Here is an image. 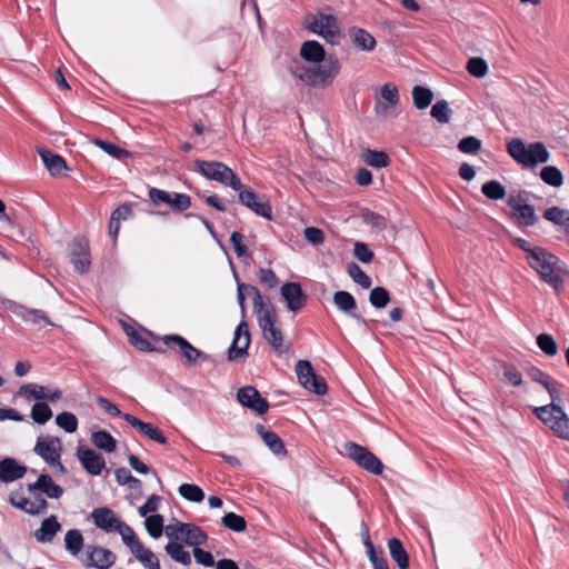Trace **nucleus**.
Listing matches in <instances>:
<instances>
[{
    "label": "nucleus",
    "mask_w": 569,
    "mask_h": 569,
    "mask_svg": "<svg viewBox=\"0 0 569 569\" xmlns=\"http://www.w3.org/2000/svg\"><path fill=\"white\" fill-rule=\"evenodd\" d=\"M17 395L30 400H49L51 402H56L61 399L62 392L59 389H51L49 387L40 386L37 383H27L22 385Z\"/></svg>",
    "instance_id": "nucleus-11"
},
{
    "label": "nucleus",
    "mask_w": 569,
    "mask_h": 569,
    "mask_svg": "<svg viewBox=\"0 0 569 569\" xmlns=\"http://www.w3.org/2000/svg\"><path fill=\"white\" fill-rule=\"evenodd\" d=\"M258 323L263 338L277 353L282 355L289 350V346L284 343L282 331L277 326V315L274 311H266L259 316Z\"/></svg>",
    "instance_id": "nucleus-5"
},
{
    "label": "nucleus",
    "mask_w": 569,
    "mask_h": 569,
    "mask_svg": "<svg viewBox=\"0 0 569 569\" xmlns=\"http://www.w3.org/2000/svg\"><path fill=\"white\" fill-rule=\"evenodd\" d=\"M300 56L305 60L306 64L319 62L321 60L323 61L328 58L323 47L315 40H309L302 43L300 48Z\"/></svg>",
    "instance_id": "nucleus-29"
},
{
    "label": "nucleus",
    "mask_w": 569,
    "mask_h": 569,
    "mask_svg": "<svg viewBox=\"0 0 569 569\" xmlns=\"http://www.w3.org/2000/svg\"><path fill=\"white\" fill-rule=\"evenodd\" d=\"M280 295L291 312H298L307 302V296L298 282H286L282 284Z\"/></svg>",
    "instance_id": "nucleus-18"
},
{
    "label": "nucleus",
    "mask_w": 569,
    "mask_h": 569,
    "mask_svg": "<svg viewBox=\"0 0 569 569\" xmlns=\"http://www.w3.org/2000/svg\"><path fill=\"white\" fill-rule=\"evenodd\" d=\"M467 71L475 78H483L488 73V64L485 59L480 57H472L468 60L466 66Z\"/></svg>",
    "instance_id": "nucleus-50"
},
{
    "label": "nucleus",
    "mask_w": 569,
    "mask_h": 569,
    "mask_svg": "<svg viewBox=\"0 0 569 569\" xmlns=\"http://www.w3.org/2000/svg\"><path fill=\"white\" fill-rule=\"evenodd\" d=\"M230 241L233 246L236 254L239 258H242V257L250 258L251 257L248 248L243 244V236L240 232L233 231L231 233Z\"/></svg>",
    "instance_id": "nucleus-62"
},
{
    "label": "nucleus",
    "mask_w": 569,
    "mask_h": 569,
    "mask_svg": "<svg viewBox=\"0 0 569 569\" xmlns=\"http://www.w3.org/2000/svg\"><path fill=\"white\" fill-rule=\"evenodd\" d=\"M9 501L13 507L30 515L44 513L48 507L47 500L38 495L32 498H27L19 492H12L9 497Z\"/></svg>",
    "instance_id": "nucleus-16"
},
{
    "label": "nucleus",
    "mask_w": 569,
    "mask_h": 569,
    "mask_svg": "<svg viewBox=\"0 0 569 569\" xmlns=\"http://www.w3.org/2000/svg\"><path fill=\"white\" fill-rule=\"evenodd\" d=\"M61 529V525L56 516L46 518L39 529L34 531V538L38 542L49 543L53 540L56 533Z\"/></svg>",
    "instance_id": "nucleus-28"
},
{
    "label": "nucleus",
    "mask_w": 569,
    "mask_h": 569,
    "mask_svg": "<svg viewBox=\"0 0 569 569\" xmlns=\"http://www.w3.org/2000/svg\"><path fill=\"white\" fill-rule=\"evenodd\" d=\"M28 491L33 493L36 491H41L47 495V497L51 499H59L63 495V489L59 485H57L52 478L42 473L38 477L37 481L28 485Z\"/></svg>",
    "instance_id": "nucleus-23"
},
{
    "label": "nucleus",
    "mask_w": 569,
    "mask_h": 569,
    "mask_svg": "<svg viewBox=\"0 0 569 569\" xmlns=\"http://www.w3.org/2000/svg\"><path fill=\"white\" fill-rule=\"evenodd\" d=\"M237 399L243 407L251 409L258 415H263L269 409L267 399L252 386L240 388L237 392Z\"/></svg>",
    "instance_id": "nucleus-12"
},
{
    "label": "nucleus",
    "mask_w": 569,
    "mask_h": 569,
    "mask_svg": "<svg viewBox=\"0 0 569 569\" xmlns=\"http://www.w3.org/2000/svg\"><path fill=\"white\" fill-rule=\"evenodd\" d=\"M56 423L69 433L76 432L78 428V419L73 413L62 412L56 417Z\"/></svg>",
    "instance_id": "nucleus-58"
},
{
    "label": "nucleus",
    "mask_w": 569,
    "mask_h": 569,
    "mask_svg": "<svg viewBox=\"0 0 569 569\" xmlns=\"http://www.w3.org/2000/svg\"><path fill=\"white\" fill-rule=\"evenodd\" d=\"M529 266L539 274L540 279L553 289L563 283L565 268L561 260L545 248L535 247L529 253Z\"/></svg>",
    "instance_id": "nucleus-1"
},
{
    "label": "nucleus",
    "mask_w": 569,
    "mask_h": 569,
    "mask_svg": "<svg viewBox=\"0 0 569 569\" xmlns=\"http://www.w3.org/2000/svg\"><path fill=\"white\" fill-rule=\"evenodd\" d=\"M131 553L146 569H160L157 556L142 542Z\"/></svg>",
    "instance_id": "nucleus-32"
},
{
    "label": "nucleus",
    "mask_w": 569,
    "mask_h": 569,
    "mask_svg": "<svg viewBox=\"0 0 569 569\" xmlns=\"http://www.w3.org/2000/svg\"><path fill=\"white\" fill-rule=\"evenodd\" d=\"M93 143L96 146H98L100 149H102L106 153H108L109 156H111L116 159H123L124 157L130 156L129 151L118 147L117 144H113V143H110V142H107V141H103L100 139H96L93 141Z\"/></svg>",
    "instance_id": "nucleus-57"
},
{
    "label": "nucleus",
    "mask_w": 569,
    "mask_h": 569,
    "mask_svg": "<svg viewBox=\"0 0 569 569\" xmlns=\"http://www.w3.org/2000/svg\"><path fill=\"white\" fill-rule=\"evenodd\" d=\"M333 303L340 311H342L353 318L360 319V317H358L357 315L353 313V310L356 309L357 303H356V299L353 298V296L350 292L343 291V290L335 292Z\"/></svg>",
    "instance_id": "nucleus-34"
},
{
    "label": "nucleus",
    "mask_w": 569,
    "mask_h": 569,
    "mask_svg": "<svg viewBox=\"0 0 569 569\" xmlns=\"http://www.w3.org/2000/svg\"><path fill=\"white\" fill-rule=\"evenodd\" d=\"M163 343L169 347H178L188 365H194L203 353L179 335H167L162 338Z\"/></svg>",
    "instance_id": "nucleus-20"
},
{
    "label": "nucleus",
    "mask_w": 569,
    "mask_h": 569,
    "mask_svg": "<svg viewBox=\"0 0 569 569\" xmlns=\"http://www.w3.org/2000/svg\"><path fill=\"white\" fill-rule=\"evenodd\" d=\"M458 149L462 153L476 154L481 149V140L473 136L465 137L459 141Z\"/></svg>",
    "instance_id": "nucleus-60"
},
{
    "label": "nucleus",
    "mask_w": 569,
    "mask_h": 569,
    "mask_svg": "<svg viewBox=\"0 0 569 569\" xmlns=\"http://www.w3.org/2000/svg\"><path fill=\"white\" fill-rule=\"evenodd\" d=\"M412 98L416 108L422 110L429 107V104L432 101L433 94L428 88L415 86L412 89Z\"/></svg>",
    "instance_id": "nucleus-45"
},
{
    "label": "nucleus",
    "mask_w": 569,
    "mask_h": 569,
    "mask_svg": "<svg viewBox=\"0 0 569 569\" xmlns=\"http://www.w3.org/2000/svg\"><path fill=\"white\" fill-rule=\"evenodd\" d=\"M250 345V333L248 323L242 320L234 330L232 343L228 350V358L230 361H236L247 356V350Z\"/></svg>",
    "instance_id": "nucleus-13"
},
{
    "label": "nucleus",
    "mask_w": 569,
    "mask_h": 569,
    "mask_svg": "<svg viewBox=\"0 0 569 569\" xmlns=\"http://www.w3.org/2000/svg\"><path fill=\"white\" fill-rule=\"evenodd\" d=\"M508 206L512 209V216L521 226H533L537 222V216L532 206L522 203L520 197H509Z\"/></svg>",
    "instance_id": "nucleus-21"
},
{
    "label": "nucleus",
    "mask_w": 569,
    "mask_h": 569,
    "mask_svg": "<svg viewBox=\"0 0 569 569\" xmlns=\"http://www.w3.org/2000/svg\"><path fill=\"white\" fill-rule=\"evenodd\" d=\"M508 153L519 163L527 164L528 146L520 139H512L507 144Z\"/></svg>",
    "instance_id": "nucleus-43"
},
{
    "label": "nucleus",
    "mask_w": 569,
    "mask_h": 569,
    "mask_svg": "<svg viewBox=\"0 0 569 569\" xmlns=\"http://www.w3.org/2000/svg\"><path fill=\"white\" fill-rule=\"evenodd\" d=\"M430 113L440 123H448L450 121L451 110L445 100L437 101L432 106Z\"/></svg>",
    "instance_id": "nucleus-54"
},
{
    "label": "nucleus",
    "mask_w": 569,
    "mask_h": 569,
    "mask_svg": "<svg viewBox=\"0 0 569 569\" xmlns=\"http://www.w3.org/2000/svg\"><path fill=\"white\" fill-rule=\"evenodd\" d=\"M239 191V201L252 210L256 214L261 216L266 219H271L272 211L269 202L259 197L258 193H256L251 189L241 188Z\"/></svg>",
    "instance_id": "nucleus-14"
},
{
    "label": "nucleus",
    "mask_w": 569,
    "mask_h": 569,
    "mask_svg": "<svg viewBox=\"0 0 569 569\" xmlns=\"http://www.w3.org/2000/svg\"><path fill=\"white\" fill-rule=\"evenodd\" d=\"M91 518L93 520V523L109 532V531H112V530H116L118 525L121 522L117 516L114 515V512L109 509V508H96L92 513H91Z\"/></svg>",
    "instance_id": "nucleus-26"
},
{
    "label": "nucleus",
    "mask_w": 569,
    "mask_h": 569,
    "mask_svg": "<svg viewBox=\"0 0 569 569\" xmlns=\"http://www.w3.org/2000/svg\"><path fill=\"white\" fill-rule=\"evenodd\" d=\"M116 531L119 532L122 541L128 546L130 551L141 543L133 529L122 521L118 525Z\"/></svg>",
    "instance_id": "nucleus-48"
},
{
    "label": "nucleus",
    "mask_w": 569,
    "mask_h": 569,
    "mask_svg": "<svg viewBox=\"0 0 569 569\" xmlns=\"http://www.w3.org/2000/svg\"><path fill=\"white\" fill-rule=\"evenodd\" d=\"M303 236H305V239L313 246L322 244L325 241V234H323L322 230H320L319 228H316V227L306 228L303 230Z\"/></svg>",
    "instance_id": "nucleus-64"
},
{
    "label": "nucleus",
    "mask_w": 569,
    "mask_h": 569,
    "mask_svg": "<svg viewBox=\"0 0 569 569\" xmlns=\"http://www.w3.org/2000/svg\"><path fill=\"white\" fill-rule=\"evenodd\" d=\"M361 160L373 168H385L389 164V157L386 152L370 149L362 150Z\"/></svg>",
    "instance_id": "nucleus-41"
},
{
    "label": "nucleus",
    "mask_w": 569,
    "mask_h": 569,
    "mask_svg": "<svg viewBox=\"0 0 569 569\" xmlns=\"http://www.w3.org/2000/svg\"><path fill=\"white\" fill-rule=\"evenodd\" d=\"M194 166L201 174L209 180L218 181L233 190H240L242 188L240 179L222 162L196 160Z\"/></svg>",
    "instance_id": "nucleus-4"
},
{
    "label": "nucleus",
    "mask_w": 569,
    "mask_h": 569,
    "mask_svg": "<svg viewBox=\"0 0 569 569\" xmlns=\"http://www.w3.org/2000/svg\"><path fill=\"white\" fill-rule=\"evenodd\" d=\"M540 178L545 183L555 188H558L563 183V176L555 166L543 167L540 171Z\"/></svg>",
    "instance_id": "nucleus-44"
},
{
    "label": "nucleus",
    "mask_w": 569,
    "mask_h": 569,
    "mask_svg": "<svg viewBox=\"0 0 569 569\" xmlns=\"http://www.w3.org/2000/svg\"><path fill=\"white\" fill-rule=\"evenodd\" d=\"M38 153L51 176H61L63 171L69 169L66 160L60 154L46 148H38Z\"/></svg>",
    "instance_id": "nucleus-25"
},
{
    "label": "nucleus",
    "mask_w": 569,
    "mask_h": 569,
    "mask_svg": "<svg viewBox=\"0 0 569 569\" xmlns=\"http://www.w3.org/2000/svg\"><path fill=\"white\" fill-rule=\"evenodd\" d=\"M86 566L98 569H109L116 562V556L109 549L99 546L86 547Z\"/></svg>",
    "instance_id": "nucleus-17"
},
{
    "label": "nucleus",
    "mask_w": 569,
    "mask_h": 569,
    "mask_svg": "<svg viewBox=\"0 0 569 569\" xmlns=\"http://www.w3.org/2000/svg\"><path fill=\"white\" fill-rule=\"evenodd\" d=\"M398 89L392 83H386L381 88L380 98L377 99L376 112L378 116L387 117L390 110L398 104Z\"/></svg>",
    "instance_id": "nucleus-22"
},
{
    "label": "nucleus",
    "mask_w": 569,
    "mask_h": 569,
    "mask_svg": "<svg viewBox=\"0 0 569 569\" xmlns=\"http://www.w3.org/2000/svg\"><path fill=\"white\" fill-rule=\"evenodd\" d=\"M533 412L557 437L569 440V417L559 405L536 407Z\"/></svg>",
    "instance_id": "nucleus-3"
},
{
    "label": "nucleus",
    "mask_w": 569,
    "mask_h": 569,
    "mask_svg": "<svg viewBox=\"0 0 569 569\" xmlns=\"http://www.w3.org/2000/svg\"><path fill=\"white\" fill-rule=\"evenodd\" d=\"M350 39L352 43L362 51H372L376 47V39L363 29H351Z\"/></svg>",
    "instance_id": "nucleus-35"
},
{
    "label": "nucleus",
    "mask_w": 569,
    "mask_h": 569,
    "mask_svg": "<svg viewBox=\"0 0 569 569\" xmlns=\"http://www.w3.org/2000/svg\"><path fill=\"white\" fill-rule=\"evenodd\" d=\"M71 262L79 273H86L90 267L89 243L83 238H76L69 246Z\"/></svg>",
    "instance_id": "nucleus-15"
},
{
    "label": "nucleus",
    "mask_w": 569,
    "mask_h": 569,
    "mask_svg": "<svg viewBox=\"0 0 569 569\" xmlns=\"http://www.w3.org/2000/svg\"><path fill=\"white\" fill-rule=\"evenodd\" d=\"M348 456L362 469L373 475H381L383 465L378 457H376L367 448L355 442H348L345 446Z\"/></svg>",
    "instance_id": "nucleus-8"
},
{
    "label": "nucleus",
    "mask_w": 569,
    "mask_h": 569,
    "mask_svg": "<svg viewBox=\"0 0 569 569\" xmlns=\"http://www.w3.org/2000/svg\"><path fill=\"white\" fill-rule=\"evenodd\" d=\"M167 555L174 561L189 566L191 563V556L183 549L180 542H169L164 548Z\"/></svg>",
    "instance_id": "nucleus-42"
},
{
    "label": "nucleus",
    "mask_w": 569,
    "mask_h": 569,
    "mask_svg": "<svg viewBox=\"0 0 569 569\" xmlns=\"http://www.w3.org/2000/svg\"><path fill=\"white\" fill-rule=\"evenodd\" d=\"M34 452L41 457L49 466L57 468V471L61 475L67 473V469L61 463L62 443L57 437H39Z\"/></svg>",
    "instance_id": "nucleus-7"
},
{
    "label": "nucleus",
    "mask_w": 569,
    "mask_h": 569,
    "mask_svg": "<svg viewBox=\"0 0 569 569\" xmlns=\"http://www.w3.org/2000/svg\"><path fill=\"white\" fill-rule=\"evenodd\" d=\"M543 218L556 226L563 227L566 233L569 234V210L559 207H550L545 210Z\"/></svg>",
    "instance_id": "nucleus-37"
},
{
    "label": "nucleus",
    "mask_w": 569,
    "mask_h": 569,
    "mask_svg": "<svg viewBox=\"0 0 569 569\" xmlns=\"http://www.w3.org/2000/svg\"><path fill=\"white\" fill-rule=\"evenodd\" d=\"M64 546L71 556H78L84 546V539L80 530L70 529L64 536Z\"/></svg>",
    "instance_id": "nucleus-40"
},
{
    "label": "nucleus",
    "mask_w": 569,
    "mask_h": 569,
    "mask_svg": "<svg viewBox=\"0 0 569 569\" xmlns=\"http://www.w3.org/2000/svg\"><path fill=\"white\" fill-rule=\"evenodd\" d=\"M149 198L154 204L166 203L177 212H182L191 206V200L188 194L168 192L158 188H151L149 190Z\"/></svg>",
    "instance_id": "nucleus-10"
},
{
    "label": "nucleus",
    "mask_w": 569,
    "mask_h": 569,
    "mask_svg": "<svg viewBox=\"0 0 569 569\" xmlns=\"http://www.w3.org/2000/svg\"><path fill=\"white\" fill-rule=\"evenodd\" d=\"M122 418L134 429H137L140 433L144 435L146 437L150 438L151 440H154L161 445H167L168 439L161 433V431L154 427L151 423H147L138 419L137 417L124 413L122 415Z\"/></svg>",
    "instance_id": "nucleus-24"
},
{
    "label": "nucleus",
    "mask_w": 569,
    "mask_h": 569,
    "mask_svg": "<svg viewBox=\"0 0 569 569\" xmlns=\"http://www.w3.org/2000/svg\"><path fill=\"white\" fill-rule=\"evenodd\" d=\"M347 272L349 277L363 289H368L371 287L370 277L362 271V269L355 262H350L347 264Z\"/></svg>",
    "instance_id": "nucleus-46"
},
{
    "label": "nucleus",
    "mask_w": 569,
    "mask_h": 569,
    "mask_svg": "<svg viewBox=\"0 0 569 569\" xmlns=\"http://www.w3.org/2000/svg\"><path fill=\"white\" fill-rule=\"evenodd\" d=\"M52 417V410L44 402H37L31 409V418L34 422L43 425Z\"/></svg>",
    "instance_id": "nucleus-53"
},
{
    "label": "nucleus",
    "mask_w": 569,
    "mask_h": 569,
    "mask_svg": "<svg viewBox=\"0 0 569 569\" xmlns=\"http://www.w3.org/2000/svg\"><path fill=\"white\" fill-rule=\"evenodd\" d=\"M27 468L19 465L13 458H4L0 461V481L12 482L24 476Z\"/></svg>",
    "instance_id": "nucleus-27"
},
{
    "label": "nucleus",
    "mask_w": 569,
    "mask_h": 569,
    "mask_svg": "<svg viewBox=\"0 0 569 569\" xmlns=\"http://www.w3.org/2000/svg\"><path fill=\"white\" fill-rule=\"evenodd\" d=\"M186 522H181L179 520L173 519V521L166 526L164 533L169 539V542H180L182 541Z\"/></svg>",
    "instance_id": "nucleus-52"
},
{
    "label": "nucleus",
    "mask_w": 569,
    "mask_h": 569,
    "mask_svg": "<svg viewBox=\"0 0 569 569\" xmlns=\"http://www.w3.org/2000/svg\"><path fill=\"white\" fill-rule=\"evenodd\" d=\"M208 540V535L198 526L187 523L182 541L193 548L204 545Z\"/></svg>",
    "instance_id": "nucleus-33"
},
{
    "label": "nucleus",
    "mask_w": 569,
    "mask_h": 569,
    "mask_svg": "<svg viewBox=\"0 0 569 569\" xmlns=\"http://www.w3.org/2000/svg\"><path fill=\"white\" fill-rule=\"evenodd\" d=\"M549 160V151L541 142H533L528 146L527 164L533 167L537 163H545Z\"/></svg>",
    "instance_id": "nucleus-36"
},
{
    "label": "nucleus",
    "mask_w": 569,
    "mask_h": 569,
    "mask_svg": "<svg viewBox=\"0 0 569 569\" xmlns=\"http://www.w3.org/2000/svg\"><path fill=\"white\" fill-rule=\"evenodd\" d=\"M537 345L549 357H553L558 352L556 340L548 333H540L537 337Z\"/></svg>",
    "instance_id": "nucleus-59"
},
{
    "label": "nucleus",
    "mask_w": 569,
    "mask_h": 569,
    "mask_svg": "<svg viewBox=\"0 0 569 569\" xmlns=\"http://www.w3.org/2000/svg\"><path fill=\"white\" fill-rule=\"evenodd\" d=\"M91 442L93 446L104 452L111 453L117 448L116 439L107 431L99 430L91 433Z\"/></svg>",
    "instance_id": "nucleus-38"
},
{
    "label": "nucleus",
    "mask_w": 569,
    "mask_h": 569,
    "mask_svg": "<svg viewBox=\"0 0 569 569\" xmlns=\"http://www.w3.org/2000/svg\"><path fill=\"white\" fill-rule=\"evenodd\" d=\"M481 192L490 200H501L506 197V188L497 180H490L482 184Z\"/></svg>",
    "instance_id": "nucleus-47"
},
{
    "label": "nucleus",
    "mask_w": 569,
    "mask_h": 569,
    "mask_svg": "<svg viewBox=\"0 0 569 569\" xmlns=\"http://www.w3.org/2000/svg\"><path fill=\"white\" fill-rule=\"evenodd\" d=\"M296 373L299 383L308 391L322 396L327 392L326 380L316 375L311 363L308 360H299L296 363Z\"/></svg>",
    "instance_id": "nucleus-9"
},
{
    "label": "nucleus",
    "mask_w": 569,
    "mask_h": 569,
    "mask_svg": "<svg viewBox=\"0 0 569 569\" xmlns=\"http://www.w3.org/2000/svg\"><path fill=\"white\" fill-rule=\"evenodd\" d=\"M77 457L86 471L91 476H99L106 468L104 458L90 448L79 447L77 449Z\"/></svg>",
    "instance_id": "nucleus-19"
},
{
    "label": "nucleus",
    "mask_w": 569,
    "mask_h": 569,
    "mask_svg": "<svg viewBox=\"0 0 569 569\" xmlns=\"http://www.w3.org/2000/svg\"><path fill=\"white\" fill-rule=\"evenodd\" d=\"M388 550L391 559L396 562L399 569H409V556L398 538H390L388 540Z\"/></svg>",
    "instance_id": "nucleus-30"
},
{
    "label": "nucleus",
    "mask_w": 569,
    "mask_h": 569,
    "mask_svg": "<svg viewBox=\"0 0 569 569\" xmlns=\"http://www.w3.org/2000/svg\"><path fill=\"white\" fill-rule=\"evenodd\" d=\"M308 29L321 36L327 42L336 44L340 40V27L336 17L317 13L307 18Z\"/></svg>",
    "instance_id": "nucleus-6"
},
{
    "label": "nucleus",
    "mask_w": 569,
    "mask_h": 569,
    "mask_svg": "<svg viewBox=\"0 0 569 569\" xmlns=\"http://www.w3.org/2000/svg\"><path fill=\"white\" fill-rule=\"evenodd\" d=\"M340 71V63L333 56L326 60L303 64L297 68L295 74L306 84L311 87H326L330 84Z\"/></svg>",
    "instance_id": "nucleus-2"
},
{
    "label": "nucleus",
    "mask_w": 569,
    "mask_h": 569,
    "mask_svg": "<svg viewBox=\"0 0 569 569\" xmlns=\"http://www.w3.org/2000/svg\"><path fill=\"white\" fill-rule=\"evenodd\" d=\"M19 316L26 322L31 325H46V326H54V323L49 319L44 311L40 309H32L27 307H20Z\"/></svg>",
    "instance_id": "nucleus-39"
},
{
    "label": "nucleus",
    "mask_w": 569,
    "mask_h": 569,
    "mask_svg": "<svg viewBox=\"0 0 569 569\" xmlns=\"http://www.w3.org/2000/svg\"><path fill=\"white\" fill-rule=\"evenodd\" d=\"M369 301L375 308H385L390 301L389 292L383 287H376L370 291Z\"/></svg>",
    "instance_id": "nucleus-55"
},
{
    "label": "nucleus",
    "mask_w": 569,
    "mask_h": 569,
    "mask_svg": "<svg viewBox=\"0 0 569 569\" xmlns=\"http://www.w3.org/2000/svg\"><path fill=\"white\" fill-rule=\"evenodd\" d=\"M179 493L189 501L192 502H201L204 498L203 490L197 486L191 483H183L179 487Z\"/></svg>",
    "instance_id": "nucleus-51"
},
{
    "label": "nucleus",
    "mask_w": 569,
    "mask_h": 569,
    "mask_svg": "<svg viewBox=\"0 0 569 569\" xmlns=\"http://www.w3.org/2000/svg\"><path fill=\"white\" fill-rule=\"evenodd\" d=\"M259 435L261 436L264 445L277 456H284L287 450L284 448L283 441L280 437L269 430H266L263 426L257 427Z\"/></svg>",
    "instance_id": "nucleus-31"
},
{
    "label": "nucleus",
    "mask_w": 569,
    "mask_h": 569,
    "mask_svg": "<svg viewBox=\"0 0 569 569\" xmlns=\"http://www.w3.org/2000/svg\"><path fill=\"white\" fill-rule=\"evenodd\" d=\"M222 523L224 527L236 532H242L247 527L244 518L233 512L226 513L222 517Z\"/></svg>",
    "instance_id": "nucleus-56"
},
{
    "label": "nucleus",
    "mask_w": 569,
    "mask_h": 569,
    "mask_svg": "<svg viewBox=\"0 0 569 569\" xmlns=\"http://www.w3.org/2000/svg\"><path fill=\"white\" fill-rule=\"evenodd\" d=\"M247 295L252 297L253 308H254L258 317L261 316L262 313H264L266 311H274L272 308L264 306L262 296L256 287L251 286V287L247 288Z\"/></svg>",
    "instance_id": "nucleus-61"
},
{
    "label": "nucleus",
    "mask_w": 569,
    "mask_h": 569,
    "mask_svg": "<svg viewBox=\"0 0 569 569\" xmlns=\"http://www.w3.org/2000/svg\"><path fill=\"white\" fill-rule=\"evenodd\" d=\"M144 526L148 533L154 539L160 538L166 528L163 526V517L161 515H152L147 517Z\"/></svg>",
    "instance_id": "nucleus-49"
},
{
    "label": "nucleus",
    "mask_w": 569,
    "mask_h": 569,
    "mask_svg": "<svg viewBox=\"0 0 569 569\" xmlns=\"http://www.w3.org/2000/svg\"><path fill=\"white\" fill-rule=\"evenodd\" d=\"M353 254L359 261L363 263H369L373 259V252L368 248L366 243L359 241L355 243Z\"/></svg>",
    "instance_id": "nucleus-63"
}]
</instances>
